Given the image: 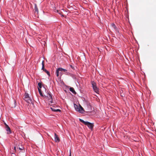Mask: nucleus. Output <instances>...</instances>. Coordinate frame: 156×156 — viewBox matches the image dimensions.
<instances>
[{"label":"nucleus","mask_w":156,"mask_h":156,"mask_svg":"<svg viewBox=\"0 0 156 156\" xmlns=\"http://www.w3.org/2000/svg\"><path fill=\"white\" fill-rule=\"evenodd\" d=\"M67 70L64 69L62 68H58L56 71V76L58 77L59 75L61 76L63 74L62 72H66L67 71Z\"/></svg>","instance_id":"1"},{"label":"nucleus","mask_w":156,"mask_h":156,"mask_svg":"<svg viewBox=\"0 0 156 156\" xmlns=\"http://www.w3.org/2000/svg\"><path fill=\"white\" fill-rule=\"evenodd\" d=\"M79 120L80 122L83 123L85 125L87 126L91 130L92 129L94 126L93 123H90L88 122H85L83 120L81 119H80Z\"/></svg>","instance_id":"2"},{"label":"nucleus","mask_w":156,"mask_h":156,"mask_svg":"<svg viewBox=\"0 0 156 156\" xmlns=\"http://www.w3.org/2000/svg\"><path fill=\"white\" fill-rule=\"evenodd\" d=\"M23 98L27 103H32V100L27 93H25Z\"/></svg>","instance_id":"3"},{"label":"nucleus","mask_w":156,"mask_h":156,"mask_svg":"<svg viewBox=\"0 0 156 156\" xmlns=\"http://www.w3.org/2000/svg\"><path fill=\"white\" fill-rule=\"evenodd\" d=\"M91 84L94 91L96 93H98L99 92L98 88L96 83L94 81L91 82Z\"/></svg>","instance_id":"4"},{"label":"nucleus","mask_w":156,"mask_h":156,"mask_svg":"<svg viewBox=\"0 0 156 156\" xmlns=\"http://www.w3.org/2000/svg\"><path fill=\"white\" fill-rule=\"evenodd\" d=\"M45 97H46L48 100L49 101V102H50V103H49V104H51L53 103V100H52V96L51 95V93H49L48 94H47V96H45Z\"/></svg>","instance_id":"5"},{"label":"nucleus","mask_w":156,"mask_h":156,"mask_svg":"<svg viewBox=\"0 0 156 156\" xmlns=\"http://www.w3.org/2000/svg\"><path fill=\"white\" fill-rule=\"evenodd\" d=\"M16 145L17 148H18L20 151H24V147L21 143L20 142L17 143Z\"/></svg>","instance_id":"6"},{"label":"nucleus","mask_w":156,"mask_h":156,"mask_svg":"<svg viewBox=\"0 0 156 156\" xmlns=\"http://www.w3.org/2000/svg\"><path fill=\"white\" fill-rule=\"evenodd\" d=\"M55 135V141L56 142H58L60 141V139L58 136L55 133H54Z\"/></svg>","instance_id":"7"},{"label":"nucleus","mask_w":156,"mask_h":156,"mask_svg":"<svg viewBox=\"0 0 156 156\" xmlns=\"http://www.w3.org/2000/svg\"><path fill=\"white\" fill-rule=\"evenodd\" d=\"M34 10L35 12L37 13V14H38V10L37 5L36 4H34Z\"/></svg>","instance_id":"8"},{"label":"nucleus","mask_w":156,"mask_h":156,"mask_svg":"<svg viewBox=\"0 0 156 156\" xmlns=\"http://www.w3.org/2000/svg\"><path fill=\"white\" fill-rule=\"evenodd\" d=\"M80 111H79V112H80L81 113H83L84 112V110L83 108L80 105Z\"/></svg>","instance_id":"9"},{"label":"nucleus","mask_w":156,"mask_h":156,"mask_svg":"<svg viewBox=\"0 0 156 156\" xmlns=\"http://www.w3.org/2000/svg\"><path fill=\"white\" fill-rule=\"evenodd\" d=\"M5 129L6 131H7V134H9L11 133V131L9 127L5 128Z\"/></svg>","instance_id":"10"},{"label":"nucleus","mask_w":156,"mask_h":156,"mask_svg":"<svg viewBox=\"0 0 156 156\" xmlns=\"http://www.w3.org/2000/svg\"><path fill=\"white\" fill-rule=\"evenodd\" d=\"M74 107L76 109V110L77 111H80V107H79L78 105H76L75 104H74Z\"/></svg>","instance_id":"11"},{"label":"nucleus","mask_w":156,"mask_h":156,"mask_svg":"<svg viewBox=\"0 0 156 156\" xmlns=\"http://www.w3.org/2000/svg\"><path fill=\"white\" fill-rule=\"evenodd\" d=\"M111 26H112V27L113 29H114L116 31H117V28L114 24V23L112 24Z\"/></svg>","instance_id":"12"},{"label":"nucleus","mask_w":156,"mask_h":156,"mask_svg":"<svg viewBox=\"0 0 156 156\" xmlns=\"http://www.w3.org/2000/svg\"><path fill=\"white\" fill-rule=\"evenodd\" d=\"M70 90L74 94H76V92L73 87H71L69 88Z\"/></svg>","instance_id":"13"},{"label":"nucleus","mask_w":156,"mask_h":156,"mask_svg":"<svg viewBox=\"0 0 156 156\" xmlns=\"http://www.w3.org/2000/svg\"><path fill=\"white\" fill-rule=\"evenodd\" d=\"M42 69L43 70V71L44 70V69H44V61H43L42 62Z\"/></svg>","instance_id":"14"},{"label":"nucleus","mask_w":156,"mask_h":156,"mask_svg":"<svg viewBox=\"0 0 156 156\" xmlns=\"http://www.w3.org/2000/svg\"><path fill=\"white\" fill-rule=\"evenodd\" d=\"M38 90L40 95L41 96H44L41 89H40V88H38Z\"/></svg>","instance_id":"15"},{"label":"nucleus","mask_w":156,"mask_h":156,"mask_svg":"<svg viewBox=\"0 0 156 156\" xmlns=\"http://www.w3.org/2000/svg\"><path fill=\"white\" fill-rule=\"evenodd\" d=\"M38 88H40V89H41L42 87V84H41V83H38Z\"/></svg>","instance_id":"16"},{"label":"nucleus","mask_w":156,"mask_h":156,"mask_svg":"<svg viewBox=\"0 0 156 156\" xmlns=\"http://www.w3.org/2000/svg\"><path fill=\"white\" fill-rule=\"evenodd\" d=\"M120 95L122 97H123L124 96V94L122 93V90H120Z\"/></svg>","instance_id":"17"},{"label":"nucleus","mask_w":156,"mask_h":156,"mask_svg":"<svg viewBox=\"0 0 156 156\" xmlns=\"http://www.w3.org/2000/svg\"><path fill=\"white\" fill-rule=\"evenodd\" d=\"M44 71L45 72V73H46L48 75H50V73L49 72L47 71L46 69H44Z\"/></svg>","instance_id":"18"},{"label":"nucleus","mask_w":156,"mask_h":156,"mask_svg":"<svg viewBox=\"0 0 156 156\" xmlns=\"http://www.w3.org/2000/svg\"><path fill=\"white\" fill-rule=\"evenodd\" d=\"M50 108L51 109L52 111H54V112H55L56 109H54V108H53L52 107H51Z\"/></svg>","instance_id":"19"},{"label":"nucleus","mask_w":156,"mask_h":156,"mask_svg":"<svg viewBox=\"0 0 156 156\" xmlns=\"http://www.w3.org/2000/svg\"><path fill=\"white\" fill-rule=\"evenodd\" d=\"M70 67L72 69H73V70H74L75 69H74V67H73V66L72 65H70Z\"/></svg>","instance_id":"20"},{"label":"nucleus","mask_w":156,"mask_h":156,"mask_svg":"<svg viewBox=\"0 0 156 156\" xmlns=\"http://www.w3.org/2000/svg\"><path fill=\"white\" fill-rule=\"evenodd\" d=\"M16 147H17L16 146L14 147V150H15V152H16L17 151V150L16 149Z\"/></svg>","instance_id":"21"},{"label":"nucleus","mask_w":156,"mask_h":156,"mask_svg":"<svg viewBox=\"0 0 156 156\" xmlns=\"http://www.w3.org/2000/svg\"><path fill=\"white\" fill-rule=\"evenodd\" d=\"M61 110L59 109H57L55 110V112H60Z\"/></svg>","instance_id":"22"},{"label":"nucleus","mask_w":156,"mask_h":156,"mask_svg":"<svg viewBox=\"0 0 156 156\" xmlns=\"http://www.w3.org/2000/svg\"><path fill=\"white\" fill-rule=\"evenodd\" d=\"M8 127H9V126L7 125H6L5 126V128H6Z\"/></svg>","instance_id":"23"},{"label":"nucleus","mask_w":156,"mask_h":156,"mask_svg":"<svg viewBox=\"0 0 156 156\" xmlns=\"http://www.w3.org/2000/svg\"><path fill=\"white\" fill-rule=\"evenodd\" d=\"M66 74L68 75V74H69V73L67 72V71L66 72Z\"/></svg>","instance_id":"24"},{"label":"nucleus","mask_w":156,"mask_h":156,"mask_svg":"<svg viewBox=\"0 0 156 156\" xmlns=\"http://www.w3.org/2000/svg\"><path fill=\"white\" fill-rule=\"evenodd\" d=\"M71 151H70V155H69V156H71Z\"/></svg>","instance_id":"25"},{"label":"nucleus","mask_w":156,"mask_h":156,"mask_svg":"<svg viewBox=\"0 0 156 156\" xmlns=\"http://www.w3.org/2000/svg\"><path fill=\"white\" fill-rule=\"evenodd\" d=\"M4 124L5 126L6 125H7L5 123H4Z\"/></svg>","instance_id":"26"},{"label":"nucleus","mask_w":156,"mask_h":156,"mask_svg":"<svg viewBox=\"0 0 156 156\" xmlns=\"http://www.w3.org/2000/svg\"><path fill=\"white\" fill-rule=\"evenodd\" d=\"M57 12H58V10H57Z\"/></svg>","instance_id":"27"}]
</instances>
